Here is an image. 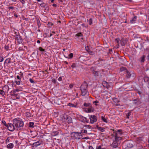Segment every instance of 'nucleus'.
Instances as JSON below:
<instances>
[{
	"instance_id": "obj_1",
	"label": "nucleus",
	"mask_w": 149,
	"mask_h": 149,
	"mask_svg": "<svg viewBox=\"0 0 149 149\" xmlns=\"http://www.w3.org/2000/svg\"><path fill=\"white\" fill-rule=\"evenodd\" d=\"M13 122V124L14 125L16 128L17 129V130H18L19 128L22 127L24 125L23 122L22 121L21 119L19 118L14 119Z\"/></svg>"
},
{
	"instance_id": "obj_2",
	"label": "nucleus",
	"mask_w": 149,
	"mask_h": 149,
	"mask_svg": "<svg viewBox=\"0 0 149 149\" xmlns=\"http://www.w3.org/2000/svg\"><path fill=\"white\" fill-rule=\"evenodd\" d=\"M81 136V132H73L71 133V136L72 139H80Z\"/></svg>"
},
{
	"instance_id": "obj_3",
	"label": "nucleus",
	"mask_w": 149,
	"mask_h": 149,
	"mask_svg": "<svg viewBox=\"0 0 149 149\" xmlns=\"http://www.w3.org/2000/svg\"><path fill=\"white\" fill-rule=\"evenodd\" d=\"M122 130H118L116 131V133L115 134V139L116 140H119L121 139V138L120 136H118V133H120V135H121L122 134Z\"/></svg>"
},
{
	"instance_id": "obj_4",
	"label": "nucleus",
	"mask_w": 149,
	"mask_h": 149,
	"mask_svg": "<svg viewBox=\"0 0 149 149\" xmlns=\"http://www.w3.org/2000/svg\"><path fill=\"white\" fill-rule=\"evenodd\" d=\"M14 124L11 123H8V124L7 127L8 129L10 131H13L16 128L15 127Z\"/></svg>"
},
{
	"instance_id": "obj_5",
	"label": "nucleus",
	"mask_w": 149,
	"mask_h": 149,
	"mask_svg": "<svg viewBox=\"0 0 149 149\" xmlns=\"http://www.w3.org/2000/svg\"><path fill=\"white\" fill-rule=\"evenodd\" d=\"M90 123L93 124L97 121L96 117L95 115H91L90 117Z\"/></svg>"
},
{
	"instance_id": "obj_6",
	"label": "nucleus",
	"mask_w": 149,
	"mask_h": 149,
	"mask_svg": "<svg viewBox=\"0 0 149 149\" xmlns=\"http://www.w3.org/2000/svg\"><path fill=\"white\" fill-rule=\"evenodd\" d=\"M128 41V39L127 38H122L120 41L121 45L122 46L125 45L127 43Z\"/></svg>"
},
{
	"instance_id": "obj_7",
	"label": "nucleus",
	"mask_w": 149,
	"mask_h": 149,
	"mask_svg": "<svg viewBox=\"0 0 149 149\" xmlns=\"http://www.w3.org/2000/svg\"><path fill=\"white\" fill-rule=\"evenodd\" d=\"M88 86V85L85 81H84V84L81 85L80 87V90H86L87 89Z\"/></svg>"
},
{
	"instance_id": "obj_8",
	"label": "nucleus",
	"mask_w": 149,
	"mask_h": 149,
	"mask_svg": "<svg viewBox=\"0 0 149 149\" xmlns=\"http://www.w3.org/2000/svg\"><path fill=\"white\" fill-rule=\"evenodd\" d=\"M115 139V141H113L112 144L111 145V146L113 148H116L118 147V143L117 141Z\"/></svg>"
},
{
	"instance_id": "obj_9",
	"label": "nucleus",
	"mask_w": 149,
	"mask_h": 149,
	"mask_svg": "<svg viewBox=\"0 0 149 149\" xmlns=\"http://www.w3.org/2000/svg\"><path fill=\"white\" fill-rule=\"evenodd\" d=\"M87 109L88 110V112H93L94 111V109L92 107L91 104L89 106V107Z\"/></svg>"
},
{
	"instance_id": "obj_10",
	"label": "nucleus",
	"mask_w": 149,
	"mask_h": 149,
	"mask_svg": "<svg viewBox=\"0 0 149 149\" xmlns=\"http://www.w3.org/2000/svg\"><path fill=\"white\" fill-rule=\"evenodd\" d=\"M127 70L125 67H122L120 68V72H122L121 74H123L124 73H125Z\"/></svg>"
},
{
	"instance_id": "obj_11",
	"label": "nucleus",
	"mask_w": 149,
	"mask_h": 149,
	"mask_svg": "<svg viewBox=\"0 0 149 149\" xmlns=\"http://www.w3.org/2000/svg\"><path fill=\"white\" fill-rule=\"evenodd\" d=\"M125 73L126 74L125 75V77L127 78H130L131 76V74L127 70L125 72Z\"/></svg>"
},
{
	"instance_id": "obj_12",
	"label": "nucleus",
	"mask_w": 149,
	"mask_h": 149,
	"mask_svg": "<svg viewBox=\"0 0 149 149\" xmlns=\"http://www.w3.org/2000/svg\"><path fill=\"white\" fill-rule=\"evenodd\" d=\"M81 120L83 122H86L87 123H88L89 122V120H87V118L84 117L82 116L81 118Z\"/></svg>"
},
{
	"instance_id": "obj_13",
	"label": "nucleus",
	"mask_w": 149,
	"mask_h": 149,
	"mask_svg": "<svg viewBox=\"0 0 149 149\" xmlns=\"http://www.w3.org/2000/svg\"><path fill=\"white\" fill-rule=\"evenodd\" d=\"M41 144V142L40 141H38L34 143L33 144V146L36 147Z\"/></svg>"
},
{
	"instance_id": "obj_14",
	"label": "nucleus",
	"mask_w": 149,
	"mask_h": 149,
	"mask_svg": "<svg viewBox=\"0 0 149 149\" xmlns=\"http://www.w3.org/2000/svg\"><path fill=\"white\" fill-rule=\"evenodd\" d=\"M17 40L18 41V42L19 43H21L22 42V38L19 36H17Z\"/></svg>"
},
{
	"instance_id": "obj_15",
	"label": "nucleus",
	"mask_w": 149,
	"mask_h": 149,
	"mask_svg": "<svg viewBox=\"0 0 149 149\" xmlns=\"http://www.w3.org/2000/svg\"><path fill=\"white\" fill-rule=\"evenodd\" d=\"M137 19V17L136 16H135L133 19L130 21V22L132 24L134 23L136 21Z\"/></svg>"
},
{
	"instance_id": "obj_16",
	"label": "nucleus",
	"mask_w": 149,
	"mask_h": 149,
	"mask_svg": "<svg viewBox=\"0 0 149 149\" xmlns=\"http://www.w3.org/2000/svg\"><path fill=\"white\" fill-rule=\"evenodd\" d=\"M14 147V145L13 143L8 144L7 146V148H8L11 149Z\"/></svg>"
},
{
	"instance_id": "obj_17",
	"label": "nucleus",
	"mask_w": 149,
	"mask_h": 149,
	"mask_svg": "<svg viewBox=\"0 0 149 149\" xmlns=\"http://www.w3.org/2000/svg\"><path fill=\"white\" fill-rule=\"evenodd\" d=\"M126 145L128 148H132L133 146V144L130 142H127L126 144Z\"/></svg>"
},
{
	"instance_id": "obj_18",
	"label": "nucleus",
	"mask_w": 149,
	"mask_h": 149,
	"mask_svg": "<svg viewBox=\"0 0 149 149\" xmlns=\"http://www.w3.org/2000/svg\"><path fill=\"white\" fill-rule=\"evenodd\" d=\"M81 95L82 96H84L86 94L87 90H81Z\"/></svg>"
},
{
	"instance_id": "obj_19",
	"label": "nucleus",
	"mask_w": 149,
	"mask_h": 149,
	"mask_svg": "<svg viewBox=\"0 0 149 149\" xmlns=\"http://www.w3.org/2000/svg\"><path fill=\"white\" fill-rule=\"evenodd\" d=\"M11 62V59L10 58H8L6 59V60L5 61L4 63H10Z\"/></svg>"
},
{
	"instance_id": "obj_20",
	"label": "nucleus",
	"mask_w": 149,
	"mask_h": 149,
	"mask_svg": "<svg viewBox=\"0 0 149 149\" xmlns=\"http://www.w3.org/2000/svg\"><path fill=\"white\" fill-rule=\"evenodd\" d=\"M58 132L57 131H53L52 132V135L53 136H55L58 135Z\"/></svg>"
},
{
	"instance_id": "obj_21",
	"label": "nucleus",
	"mask_w": 149,
	"mask_h": 149,
	"mask_svg": "<svg viewBox=\"0 0 149 149\" xmlns=\"http://www.w3.org/2000/svg\"><path fill=\"white\" fill-rule=\"evenodd\" d=\"M96 149H107V148H104L102 145L97 146Z\"/></svg>"
},
{
	"instance_id": "obj_22",
	"label": "nucleus",
	"mask_w": 149,
	"mask_h": 149,
	"mask_svg": "<svg viewBox=\"0 0 149 149\" xmlns=\"http://www.w3.org/2000/svg\"><path fill=\"white\" fill-rule=\"evenodd\" d=\"M93 73L95 76H99L98 72L94 71L93 72Z\"/></svg>"
},
{
	"instance_id": "obj_23",
	"label": "nucleus",
	"mask_w": 149,
	"mask_h": 149,
	"mask_svg": "<svg viewBox=\"0 0 149 149\" xmlns=\"http://www.w3.org/2000/svg\"><path fill=\"white\" fill-rule=\"evenodd\" d=\"M34 123L33 122H30L29 123V127H33V125H34Z\"/></svg>"
},
{
	"instance_id": "obj_24",
	"label": "nucleus",
	"mask_w": 149,
	"mask_h": 149,
	"mask_svg": "<svg viewBox=\"0 0 149 149\" xmlns=\"http://www.w3.org/2000/svg\"><path fill=\"white\" fill-rule=\"evenodd\" d=\"M101 119L104 122L107 123V119L105 118L104 116H102L101 117Z\"/></svg>"
},
{
	"instance_id": "obj_25",
	"label": "nucleus",
	"mask_w": 149,
	"mask_h": 149,
	"mask_svg": "<svg viewBox=\"0 0 149 149\" xmlns=\"http://www.w3.org/2000/svg\"><path fill=\"white\" fill-rule=\"evenodd\" d=\"M97 128L101 132H103L104 131V130L105 129L104 128L101 127H98Z\"/></svg>"
},
{
	"instance_id": "obj_26",
	"label": "nucleus",
	"mask_w": 149,
	"mask_h": 149,
	"mask_svg": "<svg viewBox=\"0 0 149 149\" xmlns=\"http://www.w3.org/2000/svg\"><path fill=\"white\" fill-rule=\"evenodd\" d=\"M91 104L88 103H84V106L86 107H88L89 106L91 105Z\"/></svg>"
},
{
	"instance_id": "obj_27",
	"label": "nucleus",
	"mask_w": 149,
	"mask_h": 149,
	"mask_svg": "<svg viewBox=\"0 0 149 149\" xmlns=\"http://www.w3.org/2000/svg\"><path fill=\"white\" fill-rule=\"evenodd\" d=\"M131 112L130 111L128 113H127L126 115V118H129V116H130L131 115Z\"/></svg>"
},
{
	"instance_id": "obj_28",
	"label": "nucleus",
	"mask_w": 149,
	"mask_h": 149,
	"mask_svg": "<svg viewBox=\"0 0 149 149\" xmlns=\"http://www.w3.org/2000/svg\"><path fill=\"white\" fill-rule=\"evenodd\" d=\"M0 94L1 95H5V92L3 90H0Z\"/></svg>"
},
{
	"instance_id": "obj_29",
	"label": "nucleus",
	"mask_w": 149,
	"mask_h": 149,
	"mask_svg": "<svg viewBox=\"0 0 149 149\" xmlns=\"http://www.w3.org/2000/svg\"><path fill=\"white\" fill-rule=\"evenodd\" d=\"M31 114L29 112H26V116L29 117L31 116Z\"/></svg>"
},
{
	"instance_id": "obj_30",
	"label": "nucleus",
	"mask_w": 149,
	"mask_h": 149,
	"mask_svg": "<svg viewBox=\"0 0 149 149\" xmlns=\"http://www.w3.org/2000/svg\"><path fill=\"white\" fill-rule=\"evenodd\" d=\"M106 84V85L105 86H106V88L108 89V88L109 87V85L108 83L106 81L104 82V84Z\"/></svg>"
},
{
	"instance_id": "obj_31",
	"label": "nucleus",
	"mask_w": 149,
	"mask_h": 149,
	"mask_svg": "<svg viewBox=\"0 0 149 149\" xmlns=\"http://www.w3.org/2000/svg\"><path fill=\"white\" fill-rule=\"evenodd\" d=\"M5 49L7 51L9 50V47L8 45H6L5 46Z\"/></svg>"
},
{
	"instance_id": "obj_32",
	"label": "nucleus",
	"mask_w": 149,
	"mask_h": 149,
	"mask_svg": "<svg viewBox=\"0 0 149 149\" xmlns=\"http://www.w3.org/2000/svg\"><path fill=\"white\" fill-rule=\"evenodd\" d=\"M92 19L91 18H90L88 21L89 24L91 25L92 23Z\"/></svg>"
},
{
	"instance_id": "obj_33",
	"label": "nucleus",
	"mask_w": 149,
	"mask_h": 149,
	"mask_svg": "<svg viewBox=\"0 0 149 149\" xmlns=\"http://www.w3.org/2000/svg\"><path fill=\"white\" fill-rule=\"evenodd\" d=\"M82 33H81V32H80V33H77V34L76 35V36H78V37H79V36H82Z\"/></svg>"
},
{
	"instance_id": "obj_34",
	"label": "nucleus",
	"mask_w": 149,
	"mask_h": 149,
	"mask_svg": "<svg viewBox=\"0 0 149 149\" xmlns=\"http://www.w3.org/2000/svg\"><path fill=\"white\" fill-rule=\"evenodd\" d=\"M39 49L40 51L42 52H44L45 51V49H43L41 47H39Z\"/></svg>"
},
{
	"instance_id": "obj_35",
	"label": "nucleus",
	"mask_w": 149,
	"mask_h": 149,
	"mask_svg": "<svg viewBox=\"0 0 149 149\" xmlns=\"http://www.w3.org/2000/svg\"><path fill=\"white\" fill-rule=\"evenodd\" d=\"M145 58V57L144 56H143L142 57H141V62H143L144 61H145V60H144Z\"/></svg>"
},
{
	"instance_id": "obj_36",
	"label": "nucleus",
	"mask_w": 149,
	"mask_h": 149,
	"mask_svg": "<svg viewBox=\"0 0 149 149\" xmlns=\"http://www.w3.org/2000/svg\"><path fill=\"white\" fill-rule=\"evenodd\" d=\"M69 58H72L73 57V54L71 53L69 55Z\"/></svg>"
},
{
	"instance_id": "obj_37",
	"label": "nucleus",
	"mask_w": 149,
	"mask_h": 149,
	"mask_svg": "<svg viewBox=\"0 0 149 149\" xmlns=\"http://www.w3.org/2000/svg\"><path fill=\"white\" fill-rule=\"evenodd\" d=\"M2 123L5 125V126L7 127L8 124H7L5 121L2 120Z\"/></svg>"
},
{
	"instance_id": "obj_38",
	"label": "nucleus",
	"mask_w": 149,
	"mask_h": 149,
	"mask_svg": "<svg viewBox=\"0 0 149 149\" xmlns=\"http://www.w3.org/2000/svg\"><path fill=\"white\" fill-rule=\"evenodd\" d=\"M82 132L83 133H87V131L85 130H83L82 131Z\"/></svg>"
},
{
	"instance_id": "obj_39",
	"label": "nucleus",
	"mask_w": 149,
	"mask_h": 149,
	"mask_svg": "<svg viewBox=\"0 0 149 149\" xmlns=\"http://www.w3.org/2000/svg\"><path fill=\"white\" fill-rule=\"evenodd\" d=\"M10 138L9 137H8L6 139V143L9 142L10 141Z\"/></svg>"
},
{
	"instance_id": "obj_40",
	"label": "nucleus",
	"mask_w": 149,
	"mask_h": 149,
	"mask_svg": "<svg viewBox=\"0 0 149 149\" xmlns=\"http://www.w3.org/2000/svg\"><path fill=\"white\" fill-rule=\"evenodd\" d=\"M68 105L70 107H75V105L74 104H73L71 103H70L68 104Z\"/></svg>"
},
{
	"instance_id": "obj_41",
	"label": "nucleus",
	"mask_w": 149,
	"mask_h": 149,
	"mask_svg": "<svg viewBox=\"0 0 149 149\" xmlns=\"http://www.w3.org/2000/svg\"><path fill=\"white\" fill-rule=\"evenodd\" d=\"M113 100L114 102H118V100H117V99H116V98H114L113 99Z\"/></svg>"
},
{
	"instance_id": "obj_42",
	"label": "nucleus",
	"mask_w": 149,
	"mask_h": 149,
	"mask_svg": "<svg viewBox=\"0 0 149 149\" xmlns=\"http://www.w3.org/2000/svg\"><path fill=\"white\" fill-rule=\"evenodd\" d=\"M76 66V65L74 63H73L71 65V67L73 68H75Z\"/></svg>"
},
{
	"instance_id": "obj_43",
	"label": "nucleus",
	"mask_w": 149,
	"mask_h": 149,
	"mask_svg": "<svg viewBox=\"0 0 149 149\" xmlns=\"http://www.w3.org/2000/svg\"><path fill=\"white\" fill-rule=\"evenodd\" d=\"M15 83L17 85H19L20 84V82L19 81H15Z\"/></svg>"
},
{
	"instance_id": "obj_44",
	"label": "nucleus",
	"mask_w": 149,
	"mask_h": 149,
	"mask_svg": "<svg viewBox=\"0 0 149 149\" xmlns=\"http://www.w3.org/2000/svg\"><path fill=\"white\" fill-rule=\"evenodd\" d=\"M99 101H98L97 100H96L95 101H94L93 102V103H95V105H96V106H97V104H96L97 103H99Z\"/></svg>"
},
{
	"instance_id": "obj_45",
	"label": "nucleus",
	"mask_w": 149,
	"mask_h": 149,
	"mask_svg": "<svg viewBox=\"0 0 149 149\" xmlns=\"http://www.w3.org/2000/svg\"><path fill=\"white\" fill-rule=\"evenodd\" d=\"M29 81L31 83H34V81L32 79H30Z\"/></svg>"
},
{
	"instance_id": "obj_46",
	"label": "nucleus",
	"mask_w": 149,
	"mask_h": 149,
	"mask_svg": "<svg viewBox=\"0 0 149 149\" xmlns=\"http://www.w3.org/2000/svg\"><path fill=\"white\" fill-rule=\"evenodd\" d=\"M3 60V58L2 57L0 56V62H2Z\"/></svg>"
},
{
	"instance_id": "obj_47",
	"label": "nucleus",
	"mask_w": 149,
	"mask_h": 149,
	"mask_svg": "<svg viewBox=\"0 0 149 149\" xmlns=\"http://www.w3.org/2000/svg\"><path fill=\"white\" fill-rule=\"evenodd\" d=\"M119 40L120 39L119 38H116L115 39V41H116L118 43L119 41Z\"/></svg>"
},
{
	"instance_id": "obj_48",
	"label": "nucleus",
	"mask_w": 149,
	"mask_h": 149,
	"mask_svg": "<svg viewBox=\"0 0 149 149\" xmlns=\"http://www.w3.org/2000/svg\"><path fill=\"white\" fill-rule=\"evenodd\" d=\"M69 87L70 88H72L73 87V85L72 84H70Z\"/></svg>"
},
{
	"instance_id": "obj_49",
	"label": "nucleus",
	"mask_w": 149,
	"mask_h": 149,
	"mask_svg": "<svg viewBox=\"0 0 149 149\" xmlns=\"http://www.w3.org/2000/svg\"><path fill=\"white\" fill-rule=\"evenodd\" d=\"M19 1L22 4H24L25 3L24 0H19Z\"/></svg>"
},
{
	"instance_id": "obj_50",
	"label": "nucleus",
	"mask_w": 149,
	"mask_h": 149,
	"mask_svg": "<svg viewBox=\"0 0 149 149\" xmlns=\"http://www.w3.org/2000/svg\"><path fill=\"white\" fill-rule=\"evenodd\" d=\"M52 81L54 83H55L56 82V80L54 79H53L52 80Z\"/></svg>"
},
{
	"instance_id": "obj_51",
	"label": "nucleus",
	"mask_w": 149,
	"mask_h": 149,
	"mask_svg": "<svg viewBox=\"0 0 149 149\" xmlns=\"http://www.w3.org/2000/svg\"><path fill=\"white\" fill-rule=\"evenodd\" d=\"M8 9H14V7H12V6H10V7H9L8 8Z\"/></svg>"
},
{
	"instance_id": "obj_52",
	"label": "nucleus",
	"mask_w": 149,
	"mask_h": 149,
	"mask_svg": "<svg viewBox=\"0 0 149 149\" xmlns=\"http://www.w3.org/2000/svg\"><path fill=\"white\" fill-rule=\"evenodd\" d=\"M58 80L60 81H62V77H60L58 79Z\"/></svg>"
},
{
	"instance_id": "obj_53",
	"label": "nucleus",
	"mask_w": 149,
	"mask_h": 149,
	"mask_svg": "<svg viewBox=\"0 0 149 149\" xmlns=\"http://www.w3.org/2000/svg\"><path fill=\"white\" fill-rule=\"evenodd\" d=\"M89 149H94L92 146H90L89 148Z\"/></svg>"
},
{
	"instance_id": "obj_54",
	"label": "nucleus",
	"mask_w": 149,
	"mask_h": 149,
	"mask_svg": "<svg viewBox=\"0 0 149 149\" xmlns=\"http://www.w3.org/2000/svg\"><path fill=\"white\" fill-rule=\"evenodd\" d=\"M17 78L18 79H19L20 80H21V78L19 77V76L17 75Z\"/></svg>"
},
{
	"instance_id": "obj_55",
	"label": "nucleus",
	"mask_w": 149,
	"mask_h": 149,
	"mask_svg": "<svg viewBox=\"0 0 149 149\" xmlns=\"http://www.w3.org/2000/svg\"><path fill=\"white\" fill-rule=\"evenodd\" d=\"M86 126L88 128H90L91 127L89 125H86Z\"/></svg>"
},
{
	"instance_id": "obj_56",
	"label": "nucleus",
	"mask_w": 149,
	"mask_h": 149,
	"mask_svg": "<svg viewBox=\"0 0 149 149\" xmlns=\"http://www.w3.org/2000/svg\"><path fill=\"white\" fill-rule=\"evenodd\" d=\"M52 6H54V7H56V6H57V5L56 4H53L52 5Z\"/></svg>"
},
{
	"instance_id": "obj_57",
	"label": "nucleus",
	"mask_w": 149,
	"mask_h": 149,
	"mask_svg": "<svg viewBox=\"0 0 149 149\" xmlns=\"http://www.w3.org/2000/svg\"><path fill=\"white\" fill-rule=\"evenodd\" d=\"M37 43H40V41L39 40H37Z\"/></svg>"
},
{
	"instance_id": "obj_58",
	"label": "nucleus",
	"mask_w": 149,
	"mask_h": 149,
	"mask_svg": "<svg viewBox=\"0 0 149 149\" xmlns=\"http://www.w3.org/2000/svg\"><path fill=\"white\" fill-rule=\"evenodd\" d=\"M76 96L77 97H79L78 96V93H77L76 94Z\"/></svg>"
},
{
	"instance_id": "obj_59",
	"label": "nucleus",
	"mask_w": 149,
	"mask_h": 149,
	"mask_svg": "<svg viewBox=\"0 0 149 149\" xmlns=\"http://www.w3.org/2000/svg\"><path fill=\"white\" fill-rule=\"evenodd\" d=\"M84 139H88V137H85L84 138Z\"/></svg>"
},
{
	"instance_id": "obj_60",
	"label": "nucleus",
	"mask_w": 149,
	"mask_h": 149,
	"mask_svg": "<svg viewBox=\"0 0 149 149\" xmlns=\"http://www.w3.org/2000/svg\"><path fill=\"white\" fill-rule=\"evenodd\" d=\"M14 16H15V17H18V15H16V14H15L14 15Z\"/></svg>"
},
{
	"instance_id": "obj_61",
	"label": "nucleus",
	"mask_w": 149,
	"mask_h": 149,
	"mask_svg": "<svg viewBox=\"0 0 149 149\" xmlns=\"http://www.w3.org/2000/svg\"><path fill=\"white\" fill-rule=\"evenodd\" d=\"M54 0H51V2L52 3H53V2H54Z\"/></svg>"
},
{
	"instance_id": "obj_62",
	"label": "nucleus",
	"mask_w": 149,
	"mask_h": 149,
	"mask_svg": "<svg viewBox=\"0 0 149 149\" xmlns=\"http://www.w3.org/2000/svg\"><path fill=\"white\" fill-rule=\"evenodd\" d=\"M49 25H52L53 24L52 23H49Z\"/></svg>"
},
{
	"instance_id": "obj_63",
	"label": "nucleus",
	"mask_w": 149,
	"mask_h": 149,
	"mask_svg": "<svg viewBox=\"0 0 149 149\" xmlns=\"http://www.w3.org/2000/svg\"><path fill=\"white\" fill-rule=\"evenodd\" d=\"M88 48V47H86V50L87 51H88V49H87Z\"/></svg>"
},
{
	"instance_id": "obj_64",
	"label": "nucleus",
	"mask_w": 149,
	"mask_h": 149,
	"mask_svg": "<svg viewBox=\"0 0 149 149\" xmlns=\"http://www.w3.org/2000/svg\"><path fill=\"white\" fill-rule=\"evenodd\" d=\"M64 62H65V63H66L67 64H68V63L67 62H66V61H65Z\"/></svg>"
}]
</instances>
